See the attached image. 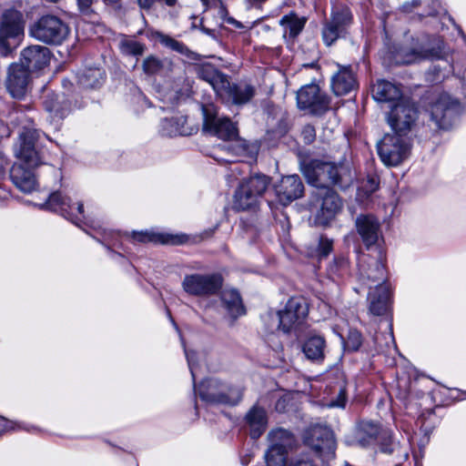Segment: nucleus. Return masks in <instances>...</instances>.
Returning a JSON list of instances; mask_svg holds the SVG:
<instances>
[{"label": "nucleus", "instance_id": "e433bc0d", "mask_svg": "<svg viewBox=\"0 0 466 466\" xmlns=\"http://www.w3.org/2000/svg\"><path fill=\"white\" fill-rule=\"evenodd\" d=\"M326 342L321 336H311L303 344L302 350L310 360H323Z\"/></svg>", "mask_w": 466, "mask_h": 466}, {"label": "nucleus", "instance_id": "9d476101", "mask_svg": "<svg viewBox=\"0 0 466 466\" xmlns=\"http://www.w3.org/2000/svg\"><path fill=\"white\" fill-rule=\"evenodd\" d=\"M24 35L21 15L13 11L5 13L0 23V55L8 56Z\"/></svg>", "mask_w": 466, "mask_h": 466}, {"label": "nucleus", "instance_id": "bf43d9fd", "mask_svg": "<svg viewBox=\"0 0 466 466\" xmlns=\"http://www.w3.org/2000/svg\"><path fill=\"white\" fill-rule=\"evenodd\" d=\"M433 71H434V73L435 72L437 73V76L432 77V78H431V80L432 82H441L444 78V75L441 76L440 75V70L436 66L433 67Z\"/></svg>", "mask_w": 466, "mask_h": 466}, {"label": "nucleus", "instance_id": "20e7f679", "mask_svg": "<svg viewBox=\"0 0 466 466\" xmlns=\"http://www.w3.org/2000/svg\"><path fill=\"white\" fill-rule=\"evenodd\" d=\"M413 137L397 134H387L378 145L380 160L388 167H396L409 158Z\"/></svg>", "mask_w": 466, "mask_h": 466}, {"label": "nucleus", "instance_id": "7ed1b4c3", "mask_svg": "<svg viewBox=\"0 0 466 466\" xmlns=\"http://www.w3.org/2000/svg\"><path fill=\"white\" fill-rule=\"evenodd\" d=\"M70 29L66 22L53 15H45L34 22L29 35L47 45H61L69 35Z\"/></svg>", "mask_w": 466, "mask_h": 466}, {"label": "nucleus", "instance_id": "6e6d98bb", "mask_svg": "<svg viewBox=\"0 0 466 466\" xmlns=\"http://www.w3.org/2000/svg\"><path fill=\"white\" fill-rule=\"evenodd\" d=\"M420 5V0H412L411 2H406L402 5V9L405 12H411L414 8Z\"/></svg>", "mask_w": 466, "mask_h": 466}, {"label": "nucleus", "instance_id": "a878e982", "mask_svg": "<svg viewBox=\"0 0 466 466\" xmlns=\"http://www.w3.org/2000/svg\"><path fill=\"white\" fill-rule=\"evenodd\" d=\"M30 72L20 64H13L8 68L6 87L12 96L20 98L25 92L29 83Z\"/></svg>", "mask_w": 466, "mask_h": 466}, {"label": "nucleus", "instance_id": "3c124183", "mask_svg": "<svg viewBox=\"0 0 466 466\" xmlns=\"http://www.w3.org/2000/svg\"><path fill=\"white\" fill-rule=\"evenodd\" d=\"M140 7L144 9H149L157 0H137ZM157 2H163L168 6H174L177 4V0H157Z\"/></svg>", "mask_w": 466, "mask_h": 466}, {"label": "nucleus", "instance_id": "bb28decb", "mask_svg": "<svg viewBox=\"0 0 466 466\" xmlns=\"http://www.w3.org/2000/svg\"><path fill=\"white\" fill-rule=\"evenodd\" d=\"M22 63L29 72L41 70L46 66L50 60V51L42 46H31L22 51Z\"/></svg>", "mask_w": 466, "mask_h": 466}, {"label": "nucleus", "instance_id": "39448f33", "mask_svg": "<svg viewBox=\"0 0 466 466\" xmlns=\"http://www.w3.org/2000/svg\"><path fill=\"white\" fill-rule=\"evenodd\" d=\"M417 119L418 110L409 99L401 100L391 106L387 114V122L393 134L406 137H412Z\"/></svg>", "mask_w": 466, "mask_h": 466}, {"label": "nucleus", "instance_id": "6e6552de", "mask_svg": "<svg viewBox=\"0 0 466 466\" xmlns=\"http://www.w3.org/2000/svg\"><path fill=\"white\" fill-rule=\"evenodd\" d=\"M203 129L223 140H236L238 138L237 124L229 117L218 116L213 105L202 106Z\"/></svg>", "mask_w": 466, "mask_h": 466}, {"label": "nucleus", "instance_id": "473e14b6", "mask_svg": "<svg viewBox=\"0 0 466 466\" xmlns=\"http://www.w3.org/2000/svg\"><path fill=\"white\" fill-rule=\"evenodd\" d=\"M307 23V18L299 16L295 12H290L281 17L279 20L280 26L284 29L283 37L289 36L294 40L303 30Z\"/></svg>", "mask_w": 466, "mask_h": 466}, {"label": "nucleus", "instance_id": "4468645a", "mask_svg": "<svg viewBox=\"0 0 466 466\" xmlns=\"http://www.w3.org/2000/svg\"><path fill=\"white\" fill-rule=\"evenodd\" d=\"M360 280L370 289L387 286V272L384 263L380 258L361 256L359 262Z\"/></svg>", "mask_w": 466, "mask_h": 466}, {"label": "nucleus", "instance_id": "a19ab883", "mask_svg": "<svg viewBox=\"0 0 466 466\" xmlns=\"http://www.w3.org/2000/svg\"><path fill=\"white\" fill-rule=\"evenodd\" d=\"M132 238L138 242H161L168 244H181L185 241L184 236H167L163 237L148 231L133 232Z\"/></svg>", "mask_w": 466, "mask_h": 466}, {"label": "nucleus", "instance_id": "13d9d810", "mask_svg": "<svg viewBox=\"0 0 466 466\" xmlns=\"http://www.w3.org/2000/svg\"><path fill=\"white\" fill-rule=\"evenodd\" d=\"M339 395L342 396L341 397V400L337 401V402H332L331 405L332 406H336V407H342L343 408L345 406V403H346V398L344 396V391L341 390Z\"/></svg>", "mask_w": 466, "mask_h": 466}, {"label": "nucleus", "instance_id": "f8f14e48", "mask_svg": "<svg viewBox=\"0 0 466 466\" xmlns=\"http://www.w3.org/2000/svg\"><path fill=\"white\" fill-rule=\"evenodd\" d=\"M461 112L460 102L448 94L441 95L431 108V119L441 129L451 127Z\"/></svg>", "mask_w": 466, "mask_h": 466}, {"label": "nucleus", "instance_id": "2eb2a0df", "mask_svg": "<svg viewBox=\"0 0 466 466\" xmlns=\"http://www.w3.org/2000/svg\"><path fill=\"white\" fill-rule=\"evenodd\" d=\"M329 97L316 84L303 86L297 92V104L300 109H308L310 114L321 115L329 107Z\"/></svg>", "mask_w": 466, "mask_h": 466}, {"label": "nucleus", "instance_id": "f257e3e1", "mask_svg": "<svg viewBox=\"0 0 466 466\" xmlns=\"http://www.w3.org/2000/svg\"><path fill=\"white\" fill-rule=\"evenodd\" d=\"M300 169L309 184L317 189L329 188V186L344 189L349 187L354 179L351 169L343 164L337 165L312 159L304 162Z\"/></svg>", "mask_w": 466, "mask_h": 466}, {"label": "nucleus", "instance_id": "c85d7f7f", "mask_svg": "<svg viewBox=\"0 0 466 466\" xmlns=\"http://www.w3.org/2000/svg\"><path fill=\"white\" fill-rule=\"evenodd\" d=\"M390 289L388 286L373 288L368 294L370 312L375 316H382L390 309Z\"/></svg>", "mask_w": 466, "mask_h": 466}, {"label": "nucleus", "instance_id": "5fc2aeb1", "mask_svg": "<svg viewBox=\"0 0 466 466\" xmlns=\"http://www.w3.org/2000/svg\"><path fill=\"white\" fill-rule=\"evenodd\" d=\"M379 187V183L375 177H369L365 185L368 193H373Z\"/></svg>", "mask_w": 466, "mask_h": 466}, {"label": "nucleus", "instance_id": "6ab92c4d", "mask_svg": "<svg viewBox=\"0 0 466 466\" xmlns=\"http://www.w3.org/2000/svg\"><path fill=\"white\" fill-rule=\"evenodd\" d=\"M218 94L233 105L242 106L248 104L255 96L256 88L244 81L230 83L227 79V81H223L222 89L218 90Z\"/></svg>", "mask_w": 466, "mask_h": 466}, {"label": "nucleus", "instance_id": "052dcab7", "mask_svg": "<svg viewBox=\"0 0 466 466\" xmlns=\"http://www.w3.org/2000/svg\"><path fill=\"white\" fill-rule=\"evenodd\" d=\"M267 0H245V2L251 5V6H256V5H262L266 2Z\"/></svg>", "mask_w": 466, "mask_h": 466}, {"label": "nucleus", "instance_id": "a211bd4d", "mask_svg": "<svg viewBox=\"0 0 466 466\" xmlns=\"http://www.w3.org/2000/svg\"><path fill=\"white\" fill-rule=\"evenodd\" d=\"M315 195L321 200L316 219L318 223L326 225L340 211L342 201L339 195L330 187L317 189Z\"/></svg>", "mask_w": 466, "mask_h": 466}, {"label": "nucleus", "instance_id": "de8ad7c7", "mask_svg": "<svg viewBox=\"0 0 466 466\" xmlns=\"http://www.w3.org/2000/svg\"><path fill=\"white\" fill-rule=\"evenodd\" d=\"M333 249V240L330 238H328L325 236H321L319 240V246H318V256L322 258H326L329 255V253Z\"/></svg>", "mask_w": 466, "mask_h": 466}, {"label": "nucleus", "instance_id": "f704fd0d", "mask_svg": "<svg viewBox=\"0 0 466 466\" xmlns=\"http://www.w3.org/2000/svg\"><path fill=\"white\" fill-rule=\"evenodd\" d=\"M258 202L259 198L239 183L234 194V208L239 211L254 209Z\"/></svg>", "mask_w": 466, "mask_h": 466}, {"label": "nucleus", "instance_id": "69168bd1", "mask_svg": "<svg viewBox=\"0 0 466 466\" xmlns=\"http://www.w3.org/2000/svg\"><path fill=\"white\" fill-rule=\"evenodd\" d=\"M202 31L208 35H210L211 34V30L210 29H208V28H202Z\"/></svg>", "mask_w": 466, "mask_h": 466}, {"label": "nucleus", "instance_id": "5701e85b", "mask_svg": "<svg viewBox=\"0 0 466 466\" xmlns=\"http://www.w3.org/2000/svg\"><path fill=\"white\" fill-rule=\"evenodd\" d=\"M35 167L26 165L23 160H20V163L14 164L10 170L12 182L24 193H31L37 187L34 171Z\"/></svg>", "mask_w": 466, "mask_h": 466}, {"label": "nucleus", "instance_id": "4be33fe9", "mask_svg": "<svg viewBox=\"0 0 466 466\" xmlns=\"http://www.w3.org/2000/svg\"><path fill=\"white\" fill-rule=\"evenodd\" d=\"M355 225L359 235L367 248L376 245L379 239L382 238L380 223L372 215L361 214L358 216Z\"/></svg>", "mask_w": 466, "mask_h": 466}, {"label": "nucleus", "instance_id": "8fccbe9b", "mask_svg": "<svg viewBox=\"0 0 466 466\" xmlns=\"http://www.w3.org/2000/svg\"><path fill=\"white\" fill-rule=\"evenodd\" d=\"M304 142L306 144H310L314 141L316 137V132L314 127L310 125H307L303 127L302 133H301Z\"/></svg>", "mask_w": 466, "mask_h": 466}, {"label": "nucleus", "instance_id": "412c9836", "mask_svg": "<svg viewBox=\"0 0 466 466\" xmlns=\"http://www.w3.org/2000/svg\"><path fill=\"white\" fill-rule=\"evenodd\" d=\"M275 192L279 201L288 205L303 196L304 185L298 175L285 176L275 185Z\"/></svg>", "mask_w": 466, "mask_h": 466}, {"label": "nucleus", "instance_id": "e2e57ef3", "mask_svg": "<svg viewBox=\"0 0 466 466\" xmlns=\"http://www.w3.org/2000/svg\"><path fill=\"white\" fill-rule=\"evenodd\" d=\"M5 161L0 158V176H2L4 174V170H5V165H4Z\"/></svg>", "mask_w": 466, "mask_h": 466}, {"label": "nucleus", "instance_id": "37998d69", "mask_svg": "<svg viewBox=\"0 0 466 466\" xmlns=\"http://www.w3.org/2000/svg\"><path fill=\"white\" fill-rule=\"evenodd\" d=\"M119 49L124 55L137 56L144 54L146 46L134 37L123 36L119 41Z\"/></svg>", "mask_w": 466, "mask_h": 466}, {"label": "nucleus", "instance_id": "4d7b16f0", "mask_svg": "<svg viewBox=\"0 0 466 466\" xmlns=\"http://www.w3.org/2000/svg\"><path fill=\"white\" fill-rule=\"evenodd\" d=\"M10 425V421L6 420L3 417H0V434L13 429Z\"/></svg>", "mask_w": 466, "mask_h": 466}, {"label": "nucleus", "instance_id": "b1692460", "mask_svg": "<svg viewBox=\"0 0 466 466\" xmlns=\"http://www.w3.org/2000/svg\"><path fill=\"white\" fill-rule=\"evenodd\" d=\"M45 109L50 114L53 119L62 120L68 116L76 107L72 100L65 94H55L47 92L43 100Z\"/></svg>", "mask_w": 466, "mask_h": 466}, {"label": "nucleus", "instance_id": "9b49d317", "mask_svg": "<svg viewBox=\"0 0 466 466\" xmlns=\"http://www.w3.org/2000/svg\"><path fill=\"white\" fill-rule=\"evenodd\" d=\"M352 14L346 5L335 6L330 19L324 25L322 38L326 46H331L337 39L343 37L352 24Z\"/></svg>", "mask_w": 466, "mask_h": 466}, {"label": "nucleus", "instance_id": "79ce46f5", "mask_svg": "<svg viewBox=\"0 0 466 466\" xmlns=\"http://www.w3.org/2000/svg\"><path fill=\"white\" fill-rule=\"evenodd\" d=\"M198 76L201 79L209 83L217 93L218 90L222 89L223 81H227L226 76L211 66L200 68Z\"/></svg>", "mask_w": 466, "mask_h": 466}, {"label": "nucleus", "instance_id": "aec40b11", "mask_svg": "<svg viewBox=\"0 0 466 466\" xmlns=\"http://www.w3.org/2000/svg\"><path fill=\"white\" fill-rule=\"evenodd\" d=\"M44 135L41 131L35 128H25L20 135V148L18 157L25 164L31 167H37L41 164L39 155L35 148V142Z\"/></svg>", "mask_w": 466, "mask_h": 466}, {"label": "nucleus", "instance_id": "4c0bfd02", "mask_svg": "<svg viewBox=\"0 0 466 466\" xmlns=\"http://www.w3.org/2000/svg\"><path fill=\"white\" fill-rule=\"evenodd\" d=\"M270 177L263 174H254L244 178L240 184L260 198L270 184Z\"/></svg>", "mask_w": 466, "mask_h": 466}, {"label": "nucleus", "instance_id": "a18cd8bd", "mask_svg": "<svg viewBox=\"0 0 466 466\" xmlns=\"http://www.w3.org/2000/svg\"><path fill=\"white\" fill-rule=\"evenodd\" d=\"M380 450L381 452L390 454L399 446V442L392 441L389 431H383L380 436Z\"/></svg>", "mask_w": 466, "mask_h": 466}, {"label": "nucleus", "instance_id": "c03bdc74", "mask_svg": "<svg viewBox=\"0 0 466 466\" xmlns=\"http://www.w3.org/2000/svg\"><path fill=\"white\" fill-rule=\"evenodd\" d=\"M329 272L332 275L343 277L349 272V260L345 256L335 257L329 266Z\"/></svg>", "mask_w": 466, "mask_h": 466}, {"label": "nucleus", "instance_id": "c756f323", "mask_svg": "<svg viewBox=\"0 0 466 466\" xmlns=\"http://www.w3.org/2000/svg\"><path fill=\"white\" fill-rule=\"evenodd\" d=\"M220 299L223 307L233 320L246 314L242 299L237 289H224L220 294Z\"/></svg>", "mask_w": 466, "mask_h": 466}, {"label": "nucleus", "instance_id": "774afa93", "mask_svg": "<svg viewBox=\"0 0 466 466\" xmlns=\"http://www.w3.org/2000/svg\"><path fill=\"white\" fill-rule=\"evenodd\" d=\"M49 169H50L51 171H53L54 173H56V170L54 167H49Z\"/></svg>", "mask_w": 466, "mask_h": 466}, {"label": "nucleus", "instance_id": "f3484780", "mask_svg": "<svg viewBox=\"0 0 466 466\" xmlns=\"http://www.w3.org/2000/svg\"><path fill=\"white\" fill-rule=\"evenodd\" d=\"M41 208L57 212L77 226L79 222L86 219L83 203L78 202L76 208H74L71 198L63 196L59 191L51 193L46 202L41 205Z\"/></svg>", "mask_w": 466, "mask_h": 466}, {"label": "nucleus", "instance_id": "2f4dec72", "mask_svg": "<svg viewBox=\"0 0 466 466\" xmlns=\"http://www.w3.org/2000/svg\"><path fill=\"white\" fill-rule=\"evenodd\" d=\"M380 426L372 421L361 422L355 432L356 444L365 448L373 443L380 436Z\"/></svg>", "mask_w": 466, "mask_h": 466}, {"label": "nucleus", "instance_id": "393cba45", "mask_svg": "<svg viewBox=\"0 0 466 466\" xmlns=\"http://www.w3.org/2000/svg\"><path fill=\"white\" fill-rule=\"evenodd\" d=\"M371 96L378 103L389 104L391 106L405 100L400 87L390 81L384 79L377 80L371 86Z\"/></svg>", "mask_w": 466, "mask_h": 466}, {"label": "nucleus", "instance_id": "0e129e2a", "mask_svg": "<svg viewBox=\"0 0 466 466\" xmlns=\"http://www.w3.org/2000/svg\"><path fill=\"white\" fill-rule=\"evenodd\" d=\"M120 0H103V2L106 5H115L118 3Z\"/></svg>", "mask_w": 466, "mask_h": 466}, {"label": "nucleus", "instance_id": "ea45409f", "mask_svg": "<svg viewBox=\"0 0 466 466\" xmlns=\"http://www.w3.org/2000/svg\"><path fill=\"white\" fill-rule=\"evenodd\" d=\"M171 66V61L167 59L162 60L156 56H149L144 59L142 69L147 76L164 75L170 70Z\"/></svg>", "mask_w": 466, "mask_h": 466}, {"label": "nucleus", "instance_id": "dca6fc26", "mask_svg": "<svg viewBox=\"0 0 466 466\" xmlns=\"http://www.w3.org/2000/svg\"><path fill=\"white\" fill-rule=\"evenodd\" d=\"M442 55L441 45L431 46L429 42L416 44L411 47L399 49L394 61L397 65H410L423 60L440 59Z\"/></svg>", "mask_w": 466, "mask_h": 466}, {"label": "nucleus", "instance_id": "72a5a7b5", "mask_svg": "<svg viewBox=\"0 0 466 466\" xmlns=\"http://www.w3.org/2000/svg\"><path fill=\"white\" fill-rule=\"evenodd\" d=\"M187 117L184 116L165 118L161 121L160 133L166 137L187 136L190 132L186 127Z\"/></svg>", "mask_w": 466, "mask_h": 466}, {"label": "nucleus", "instance_id": "603ef678", "mask_svg": "<svg viewBox=\"0 0 466 466\" xmlns=\"http://www.w3.org/2000/svg\"><path fill=\"white\" fill-rule=\"evenodd\" d=\"M289 466H315L312 461L307 456H300L293 459Z\"/></svg>", "mask_w": 466, "mask_h": 466}, {"label": "nucleus", "instance_id": "cd10ccee", "mask_svg": "<svg viewBox=\"0 0 466 466\" xmlns=\"http://www.w3.org/2000/svg\"><path fill=\"white\" fill-rule=\"evenodd\" d=\"M338 67L331 78V88L336 96H344L357 88V79L350 66L338 65Z\"/></svg>", "mask_w": 466, "mask_h": 466}, {"label": "nucleus", "instance_id": "0eeeda50", "mask_svg": "<svg viewBox=\"0 0 466 466\" xmlns=\"http://www.w3.org/2000/svg\"><path fill=\"white\" fill-rule=\"evenodd\" d=\"M224 279L220 273L187 274L182 281V289L188 295L210 297L218 294L223 287Z\"/></svg>", "mask_w": 466, "mask_h": 466}, {"label": "nucleus", "instance_id": "f03ea898", "mask_svg": "<svg viewBox=\"0 0 466 466\" xmlns=\"http://www.w3.org/2000/svg\"><path fill=\"white\" fill-rule=\"evenodd\" d=\"M199 398L209 404L237 405L242 399V390L216 378L203 380L198 387L194 385Z\"/></svg>", "mask_w": 466, "mask_h": 466}, {"label": "nucleus", "instance_id": "423d86ee", "mask_svg": "<svg viewBox=\"0 0 466 466\" xmlns=\"http://www.w3.org/2000/svg\"><path fill=\"white\" fill-rule=\"evenodd\" d=\"M269 446L265 453L267 466H285L288 453L296 444L293 433L284 429L272 430L268 434Z\"/></svg>", "mask_w": 466, "mask_h": 466}, {"label": "nucleus", "instance_id": "c9c22d12", "mask_svg": "<svg viewBox=\"0 0 466 466\" xmlns=\"http://www.w3.org/2000/svg\"><path fill=\"white\" fill-rule=\"evenodd\" d=\"M77 84L85 89H94L102 86L104 73L100 68H86L76 75Z\"/></svg>", "mask_w": 466, "mask_h": 466}, {"label": "nucleus", "instance_id": "1a4fd4ad", "mask_svg": "<svg viewBox=\"0 0 466 466\" xmlns=\"http://www.w3.org/2000/svg\"><path fill=\"white\" fill-rule=\"evenodd\" d=\"M304 442L326 460L335 457L336 440L333 431L327 426L313 425L304 433Z\"/></svg>", "mask_w": 466, "mask_h": 466}, {"label": "nucleus", "instance_id": "09e8293b", "mask_svg": "<svg viewBox=\"0 0 466 466\" xmlns=\"http://www.w3.org/2000/svg\"><path fill=\"white\" fill-rule=\"evenodd\" d=\"M186 358L187 360L188 368L191 372V376L193 380L195 381L196 378V352L195 351H188L185 350Z\"/></svg>", "mask_w": 466, "mask_h": 466}, {"label": "nucleus", "instance_id": "864d4df0", "mask_svg": "<svg viewBox=\"0 0 466 466\" xmlns=\"http://www.w3.org/2000/svg\"><path fill=\"white\" fill-rule=\"evenodd\" d=\"M94 0H77L78 9L82 14H89L92 12L91 6Z\"/></svg>", "mask_w": 466, "mask_h": 466}, {"label": "nucleus", "instance_id": "680f3d73", "mask_svg": "<svg viewBox=\"0 0 466 466\" xmlns=\"http://www.w3.org/2000/svg\"><path fill=\"white\" fill-rule=\"evenodd\" d=\"M285 400H279L276 403V410L279 411H283L285 408Z\"/></svg>", "mask_w": 466, "mask_h": 466}, {"label": "nucleus", "instance_id": "7c9ffc66", "mask_svg": "<svg viewBox=\"0 0 466 466\" xmlns=\"http://www.w3.org/2000/svg\"><path fill=\"white\" fill-rule=\"evenodd\" d=\"M246 423L249 427L252 439H258L266 430L267 414L263 408L254 406L246 414Z\"/></svg>", "mask_w": 466, "mask_h": 466}, {"label": "nucleus", "instance_id": "338daca9", "mask_svg": "<svg viewBox=\"0 0 466 466\" xmlns=\"http://www.w3.org/2000/svg\"><path fill=\"white\" fill-rule=\"evenodd\" d=\"M316 65L314 63L303 65V66H305V67H314Z\"/></svg>", "mask_w": 466, "mask_h": 466}, {"label": "nucleus", "instance_id": "49530a36", "mask_svg": "<svg viewBox=\"0 0 466 466\" xmlns=\"http://www.w3.org/2000/svg\"><path fill=\"white\" fill-rule=\"evenodd\" d=\"M362 344V336L357 329H350L346 340V347L353 351L358 350Z\"/></svg>", "mask_w": 466, "mask_h": 466}, {"label": "nucleus", "instance_id": "58836bf2", "mask_svg": "<svg viewBox=\"0 0 466 466\" xmlns=\"http://www.w3.org/2000/svg\"><path fill=\"white\" fill-rule=\"evenodd\" d=\"M156 37L158 42L170 50L185 56L188 59L195 60L197 54L191 51L184 43L171 37L170 35L157 32Z\"/></svg>", "mask_w": 466, "mask_h": 466}, {"label": "nucleus", "instance_id": "ddd939ff", "mask_svg": "<svg viewBox=\"0 0 466 466\" xmlns=\"http://www.w3.org/2000/svg\"><path fill=\"white\" fill-rule=\"evenodd\" d=\"M308 315V306L302 298H291L284 309L276 314L278 329L289 333L302 323Z\"/></svg>", "mask_w": 466, "mask_h": 466}]
</instances>
